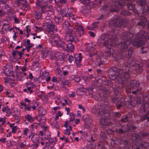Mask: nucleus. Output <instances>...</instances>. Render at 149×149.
I'll use <instances>...</instances> for the list:
<instances>
[{"instance_id":"1","label":"nucleus","mask_w":149,"mask_h":149,"mask_svg":"<svg viewBox=\"0 0 149 149\" xmlns=\"http://www.w3.org/2000/svg\"><path fill=\"white\" fill-rule=\"evenodd\" d=\"M147 33L141 30L135 35L129 32L123 33L121 37V42L119 47L122 52L125 51L131 43L134 46L140 47L145 43L144 39L147 36Z\"/></svg>"},{"instance_id":"2","label":"nucleus","mask_w":149,"mask_h":149,"mask_svg":"<svg viewBox=\"0 0 149 149\" xmlns=\"http://www.w3.org/2000/svg\"><path fill=\"white\" fill-rule=\"evenodd\" d=\"M131 71L128 66L124 65L123 66V69H119L118 71L115 68L110 69L108 74L111 80H114L118 76L121 82L127 80L130 78V74Z\"/></svg>"},{"instance_id":"3","label":"nucleus","mask_w":149,"mask_h":149,"mask_svg":"<svg viewBox=\"0 0 149 149\" xmlns=\"http://www.w3.org/2000/svg\"><path fill=\"white\" fill-rule=\"evenodd\" d=\"M63 26L66 30L65 39L67 41L75 42L79 41L78 38L74 32L69 29L70 24L68 21L64 22Z\"/></svg>"},{"instance_id":"4","label":"nucleus","mask_w":149,"mask_h":149,"mask_svg":"<svg viewBox=\"0 0 149 149\" xmlns=\"http://www.w3.org/2000/svg\"><path fill=\"white\" fill-rule=\"evenodd\" d=\"M139 83L135 80H132L130 81L128 85L126 87L127 92L136 94V93L141 89L139 87Z\"/></svg>"},{"instance_id":"5","label":"nucleus","mask_w":149,"mask_h":149,"mask_svg":"<svg viewBox=\"0 0 149 149\" xmlns=\"http://www.w3.org/2000/svg\"><path fill=\"white\" fill-rule=\"evenodd\" d=\"M127 6L129 9L133 10L135 13L139 17V19L140 21L138 22V25L142 26L143 27H144L146 25L147 21L146 18L144 15H145V14H141L140 15V14L138 13V12L137 10L136 9H134L135 6L132 3H128Z\"/></svg>"},{"instance_id":"6","label":"nucleus","mask_w":149,"mask_h":149,"mask_svg":"<svg viewBox=\"0 0 149 149\" xmlns=\"http://www.w3.org/2000/svg\"><path fill=\"white\" fill-rule=\"evenodd\" d=\"M51 44L53 46L61 47L63 49H65L66 45L63 39L58 35H55L52 36Z\"/></svg>"},{"instance_id":"7","label":"nucleus","mask_w":149,"mask_h":149,"mask_svg":"<svg viewBox=\"0 0 149 149\" xmlns=\"http://www.w3.org/2000/svg\"><path fill=\"white\" fill-rule=\"evenodd\" d=\"M124 21V20L118 17H117L114 18H112L109 22V26L112 30H114L115 29L114 28L123 25Z\"/></svg>"},{"instance_id":"8","label":"nucleus","mask_w":149,"mask_h":149,"mask_svg":"<svg viewBox=\"0 0 149 149\" xmlns=\"http://www.w3.org/2000/svg\"><path fill=\"white\" fill-rule=\"evenodd\" d=\"M46 30L51 34H53L54 32H56L57 31L56 26L52 22L48 24Z\"/></svg>"},{"instance_id":"9","label":"nucleus","mask_w":149,"mask_h":149,"mask_svg":"<svg viewBox=\"0 0 149 149\" xmlns=\"http://www.w3.org/2000/svg\"><path fill=\"white\" fill-rule=\"evenodd\" d=\"M3 69L4 72L6 76H14L13 68L11 66L7 65L4 67Z\"/></svg>"},{"instance_id":"10","label":"nucleus","mask_w":149,"mask_h":149,"mask_svg":"<svg viewBox=\"0 0 149 149\" xmlns=\"http://www.w3.org/2000/svg\"><path fill=\"white\" fill-rule=\"evenodd\" d=\"M9 23L7 20H3L0 22V30L2 31L3 29L6 31H8L10 28Z\"/></svg>"},{"instance_id":"11","label":"nucleus","mask_w":149,"mask_h":149,"mask_svg":"<svg viewBox=\"0 0 149 149\" xmlns=\"http://www.w3.org/2000/svg\"><path fill=\"white\" fill-rule=\"evenodd\" d=\"M47 0H38L36 3L37 6L41 8V11L42 12H44L45 10L43 9V7L47 5Z\"/></svg>"},{"instance_id":"12","label":"nucleus","mask_w":149,"mask_h":149,"mask_svg":"<svg viewBox=\"0 0 149 149\" xmlns=\"http://www.w3.org/2000/svg\"><path fill=\"white\" fill-rule=\"evenodd\" d=\"M73 26L78 32V34L80 36L83 34L84 29L78 23H75L73 24Z\"/></svg>"},{"instance_id":"13","label":"nucleus","mask_w":149,"mask_h":149,"mask_svg":"<svg viewBox=\"0 0 149 149\" xmlns=\"http://www.w3.org/2000/svg\"><path fill=\"white\" fill-rule=\"evenodd\" d=\"M45 12H42V13H44L45 15V18L47 20L51 19L55 17L54 14V12L53 11H48L45 12V10H44Z\"/></svg>"},{"instance_id":"14","label":"nucleus","mask_w":149,"mask_h":149,"mask_svg":"<svg viewBox=\"0 0 149 149\" xmlns=\"http://www.w3.org/2000/svg\"><path fill=\"white\" fill-rule=\"evenodd\" d=\"M31 137V139L33 142L34 143H39V140L40 136L39 135L36 134H32L29 136V138Z\"/></svg>"},{"instance_id":"15","label":"nucleus","mask_w":149,"mask_h":149,"mask_svg":"<svg viewBox=\"0 0 149 149\" xmlns=\"http://www.w3.org/2000/svg\"><path fill=\"white\" fill-rule=\"evenodd\" d=\"M109 43V40L107 37V36L105 34H102L101 36V43L104 46H107Z\"/></svg>"},{"instance_id":"16","label":"nucleus","mask_w":149,"mask_h":149,"mask_svg":"<svg viewBox=\"0 0 149 149\" xmlns=\"http://www.w3.org/2000/svg\"><path fill=\"white\" fill-rule=\"evenodd\" d=\"M74 61L78 66H80L82 60L81 54L79 53L74 55Z\"/></svg>"},{"instance_id":"17","label":"nucleus","mask_w":149,"mask_h":149,"mask_svg":"<svg viewBox=\"0 0 149 149\" xmlns=\"http://www.w3.org/2000/svg\"><path fill=\"white\" fill-rule=\"evenodd\" d=\"M68 12V19L69 21L71 22H73L74 21H75L77 18V15L74 14L72 13V11L69 10Z\"/></svg>"},{"instance_id":"18","label":"nucleus","mask_w":149,"mask_h":149,"mask_svg":"<svg viewBox=\"0 0 149 149\" xmlns=\"http://www.w3.org/2000/svg\"><path fill=\"white\" fill-rule=\"evenodd\" d=\"M141 103V101L139 98H133L130 102L131 104L134 107L138 106Z\"/></svg>"},{"instance_id":"19","label":"nucleus","mask_w":149,"mask_h":149,"mask_svg":"<svg viewBox=\"0 0 149 149\" xmlns=\"http://www.w3.org/2000/svg\"><path fill=\"white\" fill-rule=\"evenodd\" d=\"M114 52L113 50L111 47H109L106 50L105 53V56L106 57H111L113 56Z\"/></svg>"},{"instance_id":"20","label":"nucleus","mask_w":149,"mask_h":149,"mask_svg":"<svg viewBox=\"0 0 149 149\" xmlns=\"http://www.w3.org/2000/svg\"><path fill=\"white\" fill-rule=\"evenodd\" d=\"M24 53L22 52H19L17 50H15L13 51L12 54L13 57H15V56H19V57L18 58V59H21V58L22 56Z\"/></svg>"},{"instance_id":"21","label":"nucleus","mask_w":149,"mask_h":149,"mask_svg":"<svg viewBox=\"0 0 149 149\" xmlns=\"http://www.w3.org/2000/svg\"><path fill=\"white\" fill-rule=\"evenodd\" d=\"M51 125L52 127L56 129H58L61 126L60 124L56 120H54L52 121L51 123Z\"/></svg>"},{"instance_id":"22","label":"nucleus","mask_w":149,"mask_h":149,"mask_svg":"<svg viewBox=\"0 0 149 149\" xmlns=\"http://www.w3.org/2000/svg\"><path fill=\"white\" fill-rule=\"evenodd\" d=\"M2 111L3 112H6V115L7 116H8L10 114V110L7 106H4L2 107Z\"/></svg>"},{"instance_id":"23","label":"nucleus","mask_w":149,"mask_h":149,"mask_svg":"<svg viewBox=\"0 0 149 149\" xmlns=\"http://www.w3.org/2000/svg\"><path fill=\"white\" fill-rule=\"evenodd\" d=\"M19 7L22 10L25 11L29 10L30 8L29 6L27 3H26L23 4L21 3V4L19 5Z\"/></svg>"},{"instance_id":"24","label":"nucleus","mask_w":149,"mask_h":149,"mask_svg":"<svg viewBox=\"0 0 149 149\" xmlns=\"http://www.w3.org/2000/svg\"><path fill=\"white\" fill-rule=\"evenodd\" d=\"M116 6H117L118 5V6H116L115 8H111V12H117L119 10V9L120 8V7H121L122 5H124L123 4H122V3H120L119 2H116L115 3Z\"/></svg>"},{"instance_id":"25","label":"nucleus","mask_w":149,"mask_h":149,"mask_svg":"<svg viewBox=\"0 0 149 149\" xmlns=\"http://www.w3.org/2000/svg\"><path fill=\"white\" fill-rule=\"evenodd\" d=\"M136 72L138 73H141L143 70L141 64H138L134 67Z\"/></svg>"},{"instance_id":"26","label":"nucleus","mask_w":149,"mask_h":149,"mask_svg":"<svg viewBox=\"0 0 149 149\" xmlns=\"http://www.w3.org/2000/svg\"><path fill=\"white\" fill-rule=\"evenodd\" d=\"M74 48V45L72 44V43H69L66 45V48H65V50L66 49V50L68 51H70V52H72Z\"/></svg>"},{"instance_id":"27","label":"nucleus","mask_w":149,"mask_h":149,"mask_svg":"<svg viewBox=\"0 0 149 149\" xmlns=\"http://www.w3.org/2000/svg\"><path fill=\"white\" fill-rule=\"evenodd\" d=\"M132 139L133 141H134L135 142H138L140 141V136L135 133L133 134Z\"/></svg>"},{"instance_id":"28","label":"nucleus","mask_w":149,"mask_h":149,"mask_svg":"<svg viewBox=\"0 0 149 149\" xmlns=\"http://www.w3.org/2000/svg\"><path fill=\"white\" fill-rule=\"evenodd\" d=\"M33 15L35 18L37 19H39L42 16L41 13L37 10L33 11Z\"/></svg>"},{"instance_id":"29","label":"nucleus","mask_w":149,"mask_h":149,"mask_svg":"<svg viewBox=\"0 0 149 149\" xmlns=\"http://www.w3.org/2000/svg\"><path fill=\"white\" fill-rule=\"evenodd\" d=\"M43 79H45V80L47 81H48L50 80L51 77L49 76V73L47 71H45L43 73Z\"/></svg>"},{"instance_id":"30","label":"nucleus","mask_w":149,"mask_h":149,"mask_svg":"<svg viewBox=\"0 0 149 149\" xmlns=\"http://www.w3.org/2000/svg\"><path fill=\"white\" fill-rule=\"evenodd\" d=\"M44 141L46 140L47 141L46 142V143H52L54 141L51 138L50 135L49 134L45 135L44 139Z\"/></svg>"},{"instance_id":"31","label":"nucleus","mask_w":149,"mask_h":149,"mask_svg":"<svg viewBox=\"0 0 149 149\" xmlns=\"http://www.w3.org/2000/svg\"><path fill=\"white\" fill-rule=\"evenodd\" d=\"M25 118L30 123L33 121L34 120V118L29 114H26L25 116Z\"/></svg>"},{"instance_id":"32","label":"nucleus","mask_w":149,"mask_h":149,"mask_svg":"<svg viewBox=\"0 0 149 149\" xmlns=\"http://www.w3.org/2000/svg\"><path fill=\"white\" fill-rule=\"evenodd\" d=\"M148 115H149V111L146 113H143V114L141 116L140 120L141 121H143L145 120L146 119H147Z\"/></svg>"},{"instance_id":"33","label":"nucleus","mask_w":149,"mask_h":149,"mask_svg":"<svg viewBox=\"0 0 149 149\" xmlns=\"http://www.w3.org/2000/svg\"><path fill=\"white\" fill-rule=\"evenodd\" d=\"M70 10H68L67 11V13H66V10L65 9H62L61 12V14L62 17H68L69 14L68 12L69 11H68Z\"/></svg>"},{"instance_id":"34","label":"nucleus","mask_w":149,"mask_h":149,"mask_svg":"<svg viewBox=\"0 0 149 149\" xmlns=\"http://www.w3.org/2000/svg\"><path fill=\"white\" fill-rule=\"evenodd\" d=\"M35 87V85L33 84H31L29 86H27V91H29L30 94L33 92V90Z\"/></svg>"},{"instance_id":"35","label":"nucleus","mask_w":149,"mask_h":149,"mask_svg":"<svg viewBox=\"0 0 149 149\" xmlns=\"http://www.w3.org/2000/svg\"><path fill=\"white\" fill-rule=\"evenodd\" d=\"M71 78L75 81L78 82H79L80 80V77L77 75H72L71 76Z\"/></svg>"},{"instance_id":"36","label":"nucleus","mask_w":149,"mask_h":149,"mask_svg":"<svg viewBox=\"0 0 149 149\" xmlns=\"http://www.w3.org/2000/svg\"><path fill=\"white\" fill-rule=\"evenodd\" d=\"M138 61L134 60H132V61H130V60L128 61V63L129 65L131 66H134L135 67L138 64L137 63Z\"/></svg>"},{"instance_id":"37","label":"nucleus","mask_w":149,"mask_h":149,"mask_svg":"<svg viewBox=\"0 0 149 149\" xmlns=\"http://www.w3.org/2000/svg\"><path fill=\"white\" fill-rule=\"evenodd\" d=\"M17 79L19 81H22L23 80L24 77L22 75V74L21 72H17Z\"/></svg>"},{"instance_id":"38","label":"nucleus","mask_w":149,"mask_h":149,"mask_svg":"<svg viewBox=\"0 0 149 149\" xmlns=\"http://www.w3.org/2000/svg\"><path fill=\"white\" fill-rule=\"evenodd\" d=\"M134 50V48L133 47H130L128 50L127 58H130L132 55Z\"/></svg>"},{"instance_id":"39","label":"nucleus","mask_w":149,"mask_h":149,"mask_svg":"<svg viewBox=\"0 0 149 149\" xmlns=\"http://www.w3.org/2000/svg\"><path fill=\"white\" fill-rule=\"evenodd\" d=\"M39 113L42 115H45L46 113V110L42 107L38 109Z\"/></svg>"},{"instance_id":"40","label":"nucleus","mask_w":149,"mask_h":149,"mask_svg":"<svg viewBox=\"0 0 149 149\" xmlns=\"http://www.w3.org/2000/svg\"><path fill=\"white\" fill-rule=\"evenodd\" d=\"M140 146L143 147L146 149H149V143L147 142H145L140 145Z\"/></svg>"},{"instance_id":"41","label":"nucleus","mask_w":149,"mask_h":149,"mask_svg":"<svg viewBox=\"0 0 149 149\" xmlns=\"http://www.w3.org/2000/svg\"><path fill=\"white\" fill-rule=\"evenodd\" d=\"M99 23V22L98 21L92 24V27L91 28L89 27H87V28L89 29L93 30L94 28H96L97 26V25Z\"/></svg>"},{"instance_id":"42","label":"nucleus","mask_w":149,"mask_h":149,"mask_svg":"<svg viewBox=\"0 0 149 149\" xmlns=\"http://www.w3.org/2000/svg\"><path fill=\"white\" fill-rule=\"evenodd\" d=\"M146 2V0H139L137 1V3L138 5L142 6L145 4Z\"/></svg>"},{"instance_id":"43","label":"nucleus","mask_w":149,"mask_h":149,"mask_svg":"<svg viewBox=\"0 0 149 149\" xmlns=\"http://www.w3.org/2000/svg\"><path fill=\"white\" fill-rule=\"evenodd\" d=\"M85 122L87 124L90 123L91 122V118L89 116H87L84 119Z\"/></svg>"},{"instance_id":"44","label":"nucleus","mask_w":149,"mask_h":149,"mask_svg":"<svg viewBox=\"0 0 149 149\" xmlns=\"http://www.w3.org/2000/svg\"><path fill=\"white\" fill-rule=\"evenodd\" d=\"M81 3L86 5H88L90 3V0H78Z\"/></svg>"},{"instance_id":"45","label":"nucleus","mask_w":149,"mask_h":149,"mask_svg":"<svg viewBox=\"0 0 149 149\" xmlns=\"http://www.w3.org/2000/svg\"><path fill=\"white\" fill-rule=\"evenodd\" d=\"M13 118L15 120L16 122L18 123L20 120V118L19 115L16 114H14L13 115Z\"/></svg>"},{"instance_id":"46","label":"nucleus","mask_w":149,"mask_h":149,"mask_svg":"<svg viewBox=\"0 0 149 149\" xmlns=\"http://www.w3.org/2000/svg\"><path fill=\"white\" fill-rule=\"evenodd\" d=\"M5 8H7V10L9 13H12L13 12L14 10L13 8L9 7V6L6 4L5 5Z\"/></svg>"},{"instance_id":"47","label":"nucleus","mask_w":149,"mask_h":149,"mask_svg":"<svg viewBox=\"0 0 149 149\" xmlns=\"http://www.w3.org/2000/svg\"><path fill=\"white\" fill-rule=\"evenodd\" d=\"M42 57L43 58H45L47 56V52L46 51H42Z\"/></svg>"},{"instance_id":"48","label":"nucleus","mask_w":149,"mask_h":149,"mask_svg":"<svg viewBox=\"0 0 149 149\" xmlns=\"http://www.w3.org/2000/svg\"><path fill=\"white\" fill-rule=\"evenodd\" d=\"M54 19V21L58 23L61 22L62 19L61 18L59 17H56L55 16L53 18Z\"/></svg>"},{"instance_id":"49","label":"nucleus","mask_w":149,"mask_h":149,"mask_svg":"<svg viewBox=\"0 0 149 149\" xmlns=\"http://www.w3.org/2000/svg\"><path fill=\"white\" fill-rule=\"evenodd\" d=\"M70 121H73L75 119V115L74 113H71L70 114Z\"/></svg>"},{"instance_id":"50","label":"nucleus","mask_w":149,"mask_h":149,"mask_svg":"<svg viewBox=\"0 0 149 149\" xmlns=\"http://www.w3.org/2000/svg\"><path fill=\"white\" fill-rule=\"evenodd\" d=\"M143 100L144 103L149 104V95L144 98Z\"/></svg>"},{"instance_id":"51","label":"nucleus","mask_w":149,"mask_h":149,"mask_svg":"<svg viewBox=\"0 0 149 149\" xmlns=\"http://www.w3.org/2000/svg\"><path fill=\"white\" fill-rule=\"evenodd\" d=\"M35 28L37 29L35 30L36 31L39 32L40 31H43V28L41 27H39L38 26H35Z\"/></svg>"},{"instance_id":"52","label":"nucleus","mask_w":149,"mask_h":149,"mask_svg":"<svg viewBox=\"0 0 149 149\" xmlns=\"http://www.w3.org/2000/svg\"><path fill=\"white\" fill-rule=\"evenodd\" d=\"M121 14L123 15H130V13L127 11L123 10L121 12Z\"/></svg>"},{"instance_id":"53","label":"nucleus","mask_w":149,"mask_h":149,"mask_svg":"<svg viewBox=\"0 0 149 149\" xmlns=\"http://www.w3.org/2000/svg\"><path fill=\"white\" fill-rule=\"evenodd\" d=\"M62 84L63 85V86H62V88H63L65 87V85L68 86L70 84V82L68 80H65L62 82Z\"/></svg>"},{"instance_id":"54","label":"nucleus","mask_w":149,"mask_h":149,"mask_svg":"<svg viewBox=\"0 0 149 149\" xmlns=\"http://www.w3.org/2000/svg\"><path fill=\"white\" fill-rule=\"evenodd\" d=\"M26 48L27 52H29L30 48L32 47L33 44H31L28 45H26Z\"/></svg>"},{"instance_id":"55","label":"nucleus","mask_w":149,"mask_h":149,"mask_svg":"<svg viewBox=\"0 0 149 149\" xmlns=\"http://www.w3.org/2000/svg\"><path fill=\"white\" fill-rule=\"evenodd\" d=\"M39 143H35L31 147L32 149H37L39 146Z\"/></svg>"},{"instance_id":"56","label":"nucleus","mask_w":149,"mask_h":149,"mask_svg":"<svg viewBox=\"0 0 149 149\" xmlns=\"http://www.w3.org/2000/svg\"><path fill=\"white\" fill-rule=\"evenodd\" d=\"M31 108V105L28 104L26 106V107H25V109H24L25 110H27L29 111H30Z\"/></svg>"},{"instance_id":"57","label":"nucleus","mask_w":149,"mask_h":149,"mask_svg":"<svg viewBox=\"0 0 149 149\" xmlns=\"http://www.w3.org/2000/svg\"><path fill=\"white\" fill-rule=\"evenodd\" d=\"M31 27L30 26L28 25L26 27V31L27 33H29L31 32Z\"/></svg>"},{"instance_id":"58","label":"nucleus","mask_w":149,"mask_h":149,"mask_svg":"<svg viewBox=\"0 0 149 149\" xmlns=\"http://www.w3.org/2000/svg\"><path fill=\"white\" fill-rule=\"evenodd\" d=\"M6 118H0V122H1V124L3 125L6 123Z\"/></svg>"},{"instance_id":"59","label":"nucleus","mask_w":149,"mask_h":149,"mask_svg":"<svg viewBox=\"0 0 149 149\" xmlns=\"http://www.w3.org/2000/svg\"><path fill=\"white\" fill-rule=\"evenodd\" d=\"M120 88H115L114 89V92L115 94L116 95H117L119 93V92L120 90Z\"/></svg>"},{"instance_id":"60","label":"nucleus","mask_w":149,"mask_h":149,"mask_svg":"<svg viewBox=\"0 0 149 149\" xmlns=\"http://www.w3.org/2000/svg\"><path fill=\"white\" fill-rule=\"evenodd\" d=\"M38 125L36 123H35L31 125L32 128L33 129H37L38 127Z\"/></svg>"},{"instance_id":"61","label":"nucleus","mask_w":149,"mask_h":149,"mask_svg":"<svg viewBox=\"0 0 149 149\" xmlns=\"http://www.w3.org/2000/svg\"><path fill=\"white\" fill-rule=\"evenodd\" d=\"M64 134L65 135H69L70 134V131L69 129H67L65 130Z\"/></svg>"},{"instance_id":"62","label":"nucleus","mask_w":149,"mask_h":149,"mask_svg":"<svg viewBox=\"0 0 149 149\" xmlns=\"http://www.w3.org/2000/svg\"><path fill=\"white\" fill-rule=\"evenodd\" d=\"M29 130L27 128H24L23 134L27 136L28 132Z\"/></svg>"},{"instance_id":"63","label":"nucleus","mask_w":149,"mask_h":149,"mask_svg":"<svg viewBox=\"0 0 149 149\" xmlns=\"http://www.w3.org/2000/svg\"><path fill=\"white\" fill-rule=\"evenodd\" d=\"M74 60V57L73 56L70 55L69 56L68 60L70 63H71Z\"/></svg>"},{"instance_id":"64","label":"nucleus","mask_w":149,"mask_h":149,"mask_svg":"<svg viewBox=\"0 0 149 149\" xmlns=\"http://www.w3.org/2000/svg\"><path fill=\"white\" fill-rule=\"evenodd\" d=\"M78 108L80 109H82L84 112L86 111L85 108L81 104H79L78 105Z\"/></svg>"}]
</instances>
